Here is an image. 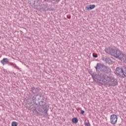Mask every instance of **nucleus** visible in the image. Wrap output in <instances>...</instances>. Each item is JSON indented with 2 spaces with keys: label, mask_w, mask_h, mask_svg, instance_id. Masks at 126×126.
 Segmentation results:
<instances>
[{
  "label": "nucleus",
  "mask_w": 126,
  "mask_h": 126,
  "mask_svg": "<svg viewBox=\"0 0 126 126\" xmlns=\"http://www.w3.org/2000/svg\"><path fill=\"white\" fill-rule=\"evenodd\" d=\"M113 77L107 76L106 75H103V77H102L101 79L100 80L106 84H108L109 82L110 81L111 79H112Z\"/></svg>",
  "instance_id": "obj_3"
},
{
  "label": "nucleus",
  "mask_w": 126,
  "mask_h": 126,
  "mask_svg": "<svg viewBox=\"0 0 126 126\" xmlns=\"http://www.w3.org/2000/svg\"><path fill=\"white\" fill-rule=\"evenodd\" d=\"M104 61L107 63H112V60L111 59L108 58H104Z\"/></svg>",
  "instance_id": "obj_11"
},
{
  "label": "nucleus",
  "mask_w": 126,
  "mask_h": 126,
  "mask_svg": "<svg viewBox=\"0 0 126 126\" xmlns=\"http://www.w3.org/2000/svg\"><path fill=\"white\" fill-rule=\"evenodd\" d=\"M125 60H126V56H125Z\"/></svg>",
  "instance_id": "obj_22"
},
{
  "label": "nucleus",
  "mask_w": 126,
  "mask_h": 126,
  "mask_svg": "<svg viewBox=\"0 0 126 126\" xmlns=\"http://www.w3.org/2000/svg\"><path fill=\"white\" fill-rule=\"evenodd\" d=\"M36 97H37V99L38 100H40V98H41V95H39L38 94H37L36 95Z\"/></svg>",
  "instance_id": "obj_16"
},
{
  "label": "nucleus",
  "mask_w": 126,
  "mask_h": 126,
  "mask_svg": "<svg viewBox=\"0 0 126 126\" xmlns=\"http://www.w3.org/2000/svg\"><path fill=\"white\" fill-rule=\"evenodd\" d=\"M44 1H47L48 2H50V1H51L52 0H44Z\"/></svg>",
  "instance_id": "obj_21"
},
{
  "label": "nucleus",
  "mask_w": 126,
  "mask_h": 126,
  "mask_svg": "<svg viewBox=\"0 0 126 126\" xmlns=\"http://www.w3.org/2000/svg\"><path fill=\"white\" fill-rule=\"evenodd\" d=\"M32 100H33V102H35V101H36V98L34 96H33Z\"/></svg>",
  "instance_id": "obj_18"
},
{
  "label": "nucleus",
  "mask_w": 126,
  "mask_h": 126,
  "mask_svg": "<svg viewBox=\"0 0 126 126\" xmlns=\"http://www.w3.org/2000/svg\"><path fill=\"white\" fill-rule=\"evenodd\" d=\"M104 66H105V65L101 63H97L96 64V66L95 67V68L96 71L97 70H100V71H103Z\"/></svg>",
  "instance_id": "obj_5"
},
{
  "label": "nucleus",
  "mask_w": 126,
  "mask_h": 126,
  "mask_svg": "<svg viewBox=\"0 0 126 126\" xmlns=\"http://www.w3.org/2000/svg\"><path fill=\"white\" fill-rule=\"evenodd\" d=\"M72 122L73 124H76L78 122V120L76 118H74L72 119Z\"/></svg>",
  "instance_id": "obj_12"
},
{
  "label": "nucleus",
  "mask_w": 126,
  "mask_h": 126,
  "mask_svg": "<svg viewBox=\"0 0 126 126\" xmlns=\"http://www.w3.org/2000/svg\"><path fill=\"white\" fill-rule=\"evenodd\" d=\"M60 0H58V1H60Z\"/></svg>",
  "instance_id": "obj_23"
},
{
  "label": "nucleus",
  "mask_w": 126,
  "mask_h": 126,
  "mask_svg": "<svg viewBox=\"0 0 126 126\" xmlns=\"http://www.w3.org/2000/svg\"><path fill=\"white\" fill-rule=\"evenodd\" d=\"M9 65H12L13 66H14V67H15V66H16V64L12 63H9Z\"/></svg>",
  "instance_id": "obj_14"
},
{
  "label": "nucleus",
  "mask_w": 126,
  "mask_h": 126,
  "mask_svg": "<svg viewBox=\"0 0 126 126\" xmlns=\"http://www.w3.org/2000/svg\"><path fill=\"white\" fill-rule=\"evenodd\" d=\"M85 126H90V123L89 122H85Z\"/></svg>",
  "instance_id": "obj_15"
},
{
  "label": "nucleus",
  "mask_w": 126,
  "mask_h": 126,
  "mask_svg": "<svg viewBox=\"0 0 126 126\" xmlns=\"http://www.w3.org/2000/svg\"><path fill=\"white\" fill-rule=\"evenodd\" d=\"M116 73L120 76H122L124 78L126 77V67L124 68L121 67H117L116 69Z\"/></svg>",
  "instance_id": "obj_1"
},
{
  "label": "nucleus",
  "mask_w": 126,
  "mask_h": 126,
  "mask_svg": "<svg viewBox=\"0 0 126 126\" xmlns=\"http://www.w3.org/2000/svg\"><path fill=\"white\" fill-rule=\"evenodd\" d=\"M105 52L107 53V54H109V55H111V56H113V54L115 52V49L112 47H107L105 49Z\"/></svg>",
  "instance_id": "obj_7"
},
{
  "label": "nucleus",
  "mask_w": 126,
  "mask_h": 126,
  "mask_svg": "<svg viewBox=\"0 0 126 126\" xmlns=\"http://www.w3.org/2000/svg\"><path fill=\"white\" fill-rule=\"evenodd\" d=\"M45 117H47L48 116V112L47 111L45 112Z\"/></svg>",
  "instance_id": "obj_20"
},
{
  "label": "nucleus",
  "mask_w": 126,
  "mask_h": 126,
  "mask_svg": "<svg viewBox=\"0 0 126 126\" xmlns=\"http://www.w3.org/2000/svg\"><path fill=\"white\" fill-rule=\"evenodd\" d=\"M9 62V60L7 58H3L1 61V63H2L3 65H4V64H6L8 63Z\"/></svg>",
  "instance_id": "obj_10"
},
{
  "label": "nucleus",
  "mask_w": 126,
  "mask_h": 126,
  "mask_svg": "<svg viewBox=\"0 0 126 126\" xmlns=\"http://www.w3.org/2000/svg\"><path fill=\"white\" fill-rule=\"evenodd\" d=\"M93 57H94V58H98V55L97 54L96 55H93Z\"/></svg>",
  "instance_id": "obj_17"
},
{
  "label": "nucleus",
  "mask_w": 126,
  "mask_h": 126,
  "mask_svg": "<svg viewBox=\"0 0 126 126\" xmlns=\"http://www.w3.org/2000/svg\"><path fill=\"white\" fill-rule=\"evenodd\" d=\"M84 113H85V111H84V110H81V114L83 115V114H84Z\"/></svg>",
  "instance_id": "obj_19"
},
{
  "label": "nucleus",
  "mask_w": 126,
  "mask_h": 126,
  "mask_svg": "<svg viewBox=\"0 0 126 126\" xmlns=\"http://www.w3.org/2000/svg\"><path fill=\"white\" fill-rule=\"evenodd\" d=\"M102 71L103 72H105V73H110L112 70H111V68L110 67L104 65V67L103 68V70H102Z\"/></svg>",
  "instance_id": "obj_9"
},
{
  "label": "nucleus",
  "mask_w": 126,
  "mask_h": 126,
  "mask_svg": "<svg viewBox=\"0 0 126 126\" xmlns=\"http://www.w3.org/2000/svg\"><path fill=\"white\" fill-rule=\"evenodd\" d=\"M118 122V116L115 114H113L110 116V122L112 125H116Z\"/></svg>",
  "instance_id": "obj_4"
},
{
  "label": "nucleus",
  "mask_w": 126,
  "mask_h": 126,
  "mask_svg": "<svg viewBox=\"0 0 126 126\" xmlns=\"http://www.w3.org/2000/svg\"><path fill=\"white\" fill-rule=\"evenodd\" d=\"M112 56L115 58H117V59H119V60H125V58H124L125 55H124V54H123L122 51H120L119 49H117L116 51L114 50V52H113Z\"/></svg>",
  "instance_id": "obj_2"
},
{
  "label": "nucleus",
  "mask_w": 126,
  "mask_h": 126,
  "mask_svg": "<svg viewBox=\"0 0 126 126\" xmlns=\"http://www.w3.org/2000/svg\"><path fill=\"white\" fill-rule=\"evenodd\" d=\"M18 126V123L16 122H13L11 123V126Z\"/></svg>",
  "instance_id": "obj_13"
},
{
  "label": "nucleus",
  "mask_w": 126,
  "mask_h": 126,
  "mask_svg": "<svg viewBox=\"0 0 126 126\" xmlns=\"http://www.w3.org/2000/svg\"><path fill=\"white\" fill-rule=\"evenodd\" d=\"M96 6H95V5L94 4H90L88 5H87L85 7V9L86 10H92V9H94V8H95Z\"/></svg>",
  "instance_id": "obj_8"
},
{
  "label": "nucleus",
  "mask_w": 126,
  "mask_h": 126,
  "mask_svg": "<svg viewBox=\"0 0 126 126\" xmlns=\"http://www.w3.org/2000/svg\"><path fill=\"white\" fill-rule=\"evenodd\" d=\"M118 84L117 80H116L114 78H112L107 85L108 86H116Z\"/></svg>",
  "instance_id": "obj_6"
}]
</instances>
